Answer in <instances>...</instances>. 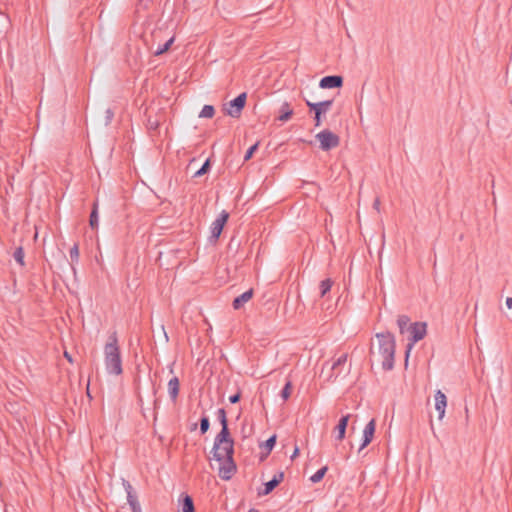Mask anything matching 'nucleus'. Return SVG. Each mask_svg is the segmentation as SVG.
<instances>
[{
  "instance_id": "nucleus-25",
  "label": "nucleus",
  "mask_w": 512,
  "mask_h": 512,
  "mask_svg": "<svg viewBox=\"0 0 512 512\" xmlns=\"http://www.w3.org/2000/svg\"><path fill=\"white\" fill-rule=\"evenodd\" d=\"M24 250L22 247H17L13 253V257L15 259V261L20 265V266H24L25 263H24Z\"/></svg>"
},
{
  "instance_id": "nucleus-27",
  "label": "nucleus",
  "mask_w": 512,
  "mask_h": 512,
  "mask_svg": "<svg viewBox=\"0 0 512 512\" xmlns=\"http://www.w3.org/2000/svg\"><path fill=\"white\" fill-rule=\"evenodd\" d=\"M210 428V420L209 417L205 414L200 419V432L201 434H205Z\"/></svg>"
},
{
  "instance_id": "nucleus-32",
  "label": "nucleus",
  "mask_w": 512,
  "mask_h": 512,
  "mask_svg": "<svg viewBox=\"0 0 512 512\" xmlns=\"http://www.w3.org/2000/svg\"><path fill=\"white\" fill-rule=\"evenodd\" d=\"M257 149H258V143H256V144L252 145V146H251V147L246 151V153H245V155H244V160H245V161L249 160V159L253 156L254 152H255Z\"/></svg>"
},
{
  "instance_id": "nucleus-24",
  "label": "nucleus",
  "mask_w": 512,
  "mask_h": 512,
  "mask_svg": "<svg viewBox=\"0 0 512 512\" xmlns=\"http://www.w3.org/2000/svg\"><path fill=\"white\" fill-rule=\"evenodd\" d=\"M215 109L212 105H204L200 111V118H212L214 116Z\"/></svg>"
},
{
  "instance_id": "nucleus-10",
  "label": "nucleus",
  "mask_w": 512,
  "mask_h": 512,
  "mask_svg": "<svg viewBox=\"0 0 512 512\" xmlns=\"http://www.w3.org/2000/svg\"><path fill=\"white\" fill-rule=\"evenodd\" d=\"M229 218V214L223 210L218 217L212 222L211 225V238L218 239L225 223L227 222Z\"/></svg>"
},
{
  "instance_id": "nucleus-20",
  "label": "nucleus",
  "mask_w": 512,
  "mask_h": 512,
  "mask_svg": "<svg viewBox=\"0 0 512 512\" xmlns=\"http://www.w3.org/2000/svg\"><path fill=\"white\" fill-rule=\"evenodd\" d=\"M89 225L92 229H97L99 225V216H98V202L95 201L93 203L92 211L90 214Z\"/></svg>"
},
{
  "instance_id": "nucleus-41",
  "label": "nucleus",
  "mask_w": 512,
  "mask_h": 512,
  "mask_svg": "<svg viewBox=\"0 0 512 512\" xmlns=\"http://www.w3.org/2000/svg\"><path fill=\"white\" fill-rule=\"evenodd\" d=\"M64 357L69 361V362H72V357L71 355L68 353V352H64Z\"/></svg>"
},
{
  "instance_id": "nucleus-29",
  "label": "nucleus",
  "mask_w": 512,
  "mask_h": 512,
  "mask_svg": "<svg viewBox=\"0 0 512 512\" xmlns=\"http://www.w3.org/2000/svg\"><path fill=\"white\" fill-rule=\"evenodd\" d=\"M69 255H70V259H71L72 263H78L80 254H79V246L77 243H75L73 245V247H71V249L69 251Z\"/></svg>"
},
{
  "instance_id": "nucleus-40",
  "label": "nucleus",
  "mask_w": 512,
  "mask_h": 512,
  "mask_svg": "<svg viewBox=\"0 0 512 512\" xmlns=\"http://www.w3.org/2000/svg\"><path fill=\"white\" fill-rule=\"evenodd\" d=\"M299 454V448L295 447L293 454L291 455V459L293 460Z\"/></svg>"
},
{
  "instance_id": "nucleus-31",
  "label": "nucleus",
  "mask_w": 512,
  "mask_h": 512,
  "mask_svg": "<svg viewBox=\"0 0 512 512\" xmlns=\"http://www.w3.org/2000/svg\"><path fill=\"white\" fill-rule=\"evenodd\" d=\"M275 443H276V435H272L271 437H269L265 444H264V447L265 449H267L268 452H270L273 447L275 446Z\"/></svg>"
},
{
  "instance_id": "nucleus-4",
  "label": "nucleus",
  "mask_w": 512,
  "mask_h": 512,
  "mask_svg": "<svg viewBox=\"0 0 512 512\" xmlns=\"http://www.w3.org/2000/svg\"><path fill=\"white\" fill-rule=\"evenodd\" d=\"M217 418L222 426L221 431L216 435L214 439L213 450H216L227 444H234V440L230 436V431L228 428V420L226 416V411L224 408H219L217 410Z\"/></svg>"
},
{
  "instance_id": "nucleus-19",
  "label": "nucleus",
  "mask_w": 512,
  "mask_h": 512,
  "mask_svg": "<svg viewBox=\"0 0 512 512\" xmlns=\"http://www.w3.org/2000/svg\"><path fill=\"white\" fill-rule=\"evenodd\" d=\"M180 506L182 512H195L193 499L187 494H185L182 501H180Z\"/></svg>"
},
{
  "instance_id": "nucleus-37",
  "label": "nucleus",
  "mask_w": 512,
  "mask_h": 512,
  "mask_svg": "<svg viewBox=\"0 0 512 512\" xmlns=\"http://www.w3.org/2000/svg\"><path fill=\"white\" fill-rule=\"evenodd\" d=\"M135 501H138L137 499V495L135 493V491H133L132 493L130 494H127V502L130 503V502H135Z\"/></svg>"
},
{
  "instance_id": "nucleus-5",
  "label": "nucleus",
  "mask_w": 512,
  "mask_h": 512,
  "mask_svg": "<svg viewBox=\"0 0 512 512\" xmlns=\"http://www.w3.org/2000/svg\"><path fill=\"white\" fill-rule=\"evenodd\" d=\"M306 105L310 108V110L314 111V126L319 127L322 124L323 117H325V114L330 110L331 106L333 105V100H325L321 102H311L309 100H306Z\"/></svg>"
},
{
  "instance_id": "nucleus-26",
  "label": "nucleus",
  "mask_w": 512,
  "mask_h": 512,
  "mask_svg": "<svg viewBox=\"0 0 512 512\" xmlns=\"http://www.w3.org/2000/svg\"><path fill=\"white\" fill-rule=\"evenodd\" d=\"M210 166H211L210 159H206V161L204 162L202 167L194 173L193 177L198 178V177L203 176L204 174H206L209 171Z\"/></svg>"
},
{
  "instance_id": "nucleus-23",
  "label": "nucleus",
  "mask_w": 512,
  "mask_h": 512,
  "mask_svg": "<svg viewBox=\"0 0 512 512\" xmlns=\"http://www.w3.org/2000/svg\"><path fill=\"white\" fill-rule=\"evenodd\" d=\"M328 470V467L327 466H324L322 468H320L319 470H317L311 477H310V481L312 483H318L320 482L323 477L325 476L326 472Z\"/></svg>"
},
{
  "instance_id": "nucleus-12",
  "label": "nucleus",
  "mask_w": 512,
  "mask_h": 512,
  "mask_svg": "<svg viewBox=\"0 0 512 512\" xmlns=\"http://www.w3.org/2000/svg\"><path fill=\"white\" fill-rule=\"evenodd\" d=\"M343 85V78L339 75L325 76L320 80L319 86L323 89L340 88Z\"/></svg>"
},
{
  "instance_id": "nucleus-11",
  "label": "nucleus",
  "mask_w": 512,
  "mask_h": 512,
  "mask_svg": "<svg viewBox=\"0 0 512 512\" xmlns=\"http://www.w3.org/2000/svg\"><path fill=\"white\" fill-rule=\"evenodd\" d=\"M376 428V422L374 419H371L365 426L363 430L362 443L359 447V451L363 450L366 446H368L374 436Z\"/></svg>"
},
{
  "instance_id": "nucleus-13",
  "label": "nucleus",
  "mask_w": 512,
  "mask_h": 512,
  "mask_svg": "<svg viewBox=\"0 0 512 512\" xmlns=\"http://www.w3.org/2000/svg\"><path fill=\"white\" fill-rule=\"evenodd\" d=\"M284 479L282 471L277 472L273 478L264 484V490L259 491L258 495H268L276 488Z\"/></svg>"
},
{
  "instance_id": "nucleus-35",
  "label": "nucleus",
  "mask_w": 512,
  "mask_h": 512,
  "mask_svg": "<svg viewBox=\"0 0 512 512\" xmlns=\"http://www.w3.org/2000/svg\"><path fill=\"white\" fill-rule=\"evenodd\" d=\"M132 512H142L140 503L138 501L128 503Z\"/></svg>"
},
{
  "instance_id": "nucleus-43",
  "label": "nucleus",
  "mask_w": 512,
  "mask_h": 512,
  "mask_svg": "<svg viewBox=\"0 0 512 512\" xmlns=\"http://www.w3.org/2000/svg\"><path fill=\"white\" fill-rule=\"evenodd\" d=\"M196 427H197V424H194L192 427V430L196 429Z\"/></svg>"
},
{
  "instance_id": "nucleus-16",
  "label": "nucleus",
  "mask_w": 512,
  "mask_h": 512,
  "mask_svg": "<svg viewBox=\"0 0 512 512\" xmlns=\"http://www.w3.org/2000/svg\"><path fill=\"white\" fill-rule=\"evenodd\" d=\"M350 414H347L345 416H342L335 427V430L337 432L336 440L342 441L345 438V433L348 425V421L350 419Z\"/></svg>"
},
{
  "instance_id": "nucleus-30",
  "label": "nucleus",
  "mask_w": 512,
  "mask_h": 512,
  "mask_svg": "<svg viewBox=\"0 0 512 512\" xmlns=\"http://www.w3.org/2000/svg\"><path fill=\"white\" fill-rule=\"evenodd\" d=\"M292 384L288 381L281 391V397L283 400H287L291 395Z\"/></svg>"
},
{
  "instance_id": "nucleus-1",
  "label": "nucleus",
  "mask_w": 512,
  "mask_h": 512,
  "mask_svg": "<svg viewBox=\"0 0 512 512\" xmlns=\"http://www.w3.org/2000/svg\"><path fill=\"white\" fill-rule=\"evenodd\" d=\"M104 363L108 374L119 376L122 374V358L116 332H113L104 346Z\"/></svg>"
},
{
  "instance_id": "nucleus-38",
  "label": "nucleus",
  "mask_w": 512,
  "mask_h": 512,
  "mask_svg": "<svg viewBox=\"0 0 512 512\" xmlns=\"http://www.w3.org/2000/svg\"><path fill=\"white\" fill-rule=\"evenodd\" d=\"M373 208L379 212L380 211V199L376 198L373 202Z\"/></svg>"
},
{
  "instance_id": "nucleus-15",
  "label": "nucleus",
  "mask_w": 512,
  "mask_h": 512,
  "mask_svg": "<svg viewBox=\"0 0 512 512\" xmlns=\"http://www.w3.org/2000/svg\"><path fill=\"white\" fill-rule=\"evenodd\" d=\"M294 111L291 108L290 104L285 101L281 104L279 111H278V117L277 120L280 122H287L291 119Z\"/></svg>"
},
{
  "instance_id": "nucleus-21",
  "label": "nucleus",
  "mask_w": 512,
  "mask_h": 512,
  "mask_svg": "<svg viewBox=\"0 0 512 512\" xmlns=\"http://www.w3.org/2000/svg\"><path fill=\"white\" fill-rule=\"evenodd\" d=\"M397 325L399 327L400 333L403 334L410 325L409 317L406 315H400L397 319Z\"/></svg>"
},
{
  "instance_id": "nucleus-34",
  "label": "nucleus",
  "mask_w": 512,
  "mask_h": 512,
  "mask_svg": "<svg viewBox=\"0 0 512 512\" xmlns=\"http://www.w3.org/2000/svg\"><path fill=\"white\" fill-rule=\"evenodd\" d=\"M122 485H123V487L125 489L126 494H130V493H132L134 491V489H133V487H132V485L130 484L129 481L123 479L122 480Z\"/></svg>"
},
{
  "instance_id": "nucleus-17",
  "label": "nucleus",
  "mask_w": 512,
  "mask_h": 512,
  "mask_svg": "<svg viewBox=\"0 0 512 512\" xmlns=\"http://www.w3.org/2000/svg\"><path fill=\"white\" fill-rule=\"evenodd\" d=\"M253 289H249L242 293L241 295L237 296L232 303V306L235 310H238L244 306L245 303H247L251 298L253 297Z\"/></svg>"
},
{
  "instance_id": "nucleus-22",
  "label": "nucleus",
  "mask_w": 512,
  "mask_h": 512,
  "mask_svg": "<svg viewBox=\"0 0 512 512\" xmlns=\"http://www.w3.org/2000/svg\"><path fill=\"white\" fill-rule=\"evenodd\" d=\"M332 284L331 279H325L320 282L319 288L321 297H324L331 290Z\"/></svg>"
},
{
  "instance_id": "nucleus-18",
  "label": "nucleus",
  "mask_w": 512,
  "mask_h": 512,
  "mask_svg": "<svg viewBox=\"0 0 512 512\" xmlns=\"http://www.w3.org/2000/svg\"><path fill=\"white\" fill-rule=\"evenodd\" d=\"M179 379L175 376L168 382V394L172 401H176L179 394Z\"/></svg>"
},
{
  "instance_id": "nucleus-42",
  "label": "nucleus",
  "mask_w": 512,
  "mask_h": 512,
  "mask_svg": "<svg viewBox=\"0 0 512 512\" xmlns=\"http://www.w3.org/2000/svg\"><path fill=\"white\" fill-rule=\"evenodd\" d=\"M326 366H327V363H325V364L323 365L322 373L324 372V370H325Z\"/></svg>"
},
{
  "instance_id": "nucleus-9",
  "label": "nucleus",
  "mask_w": 512,
  "mask_h": 512,
  "mask_svg": "<svg viewBox=\"0 0 512 512\" xmlns=\"http://www.w3.org/2000/svg\"><path fill=\"white\" fill-rule=\"evenodd\" d=\"M348 355L346 353L340 355L329 367L327 375L328 381H334L343 371V367L347 362Z\"/></svg>"
},
{
  "instance_id": "nucleus-3",
  "label": "nucleus",
  "mask_w": 512,
  "mask_h": 512,
  "mask_svg": "<svg viewBox=\"0 0 512 512\" xmlns=\"http://www.w3.org/2000/svg\"><path fill=\"white\" fill-rule=\"evenodd\" d=\"M213 458L222 463L219 467V477L223 480H230L236 473L237 467L233 460L234 444H227L216 450L212 449Z\"/></svg>"
},
{
  "instance_id": "nucleus-7",
  "label": "nucleus",
  "mask_w": 512,
  "mask_h": 512,
  "mask_svg": "<svg viewBox=\"0 0 512 512\" xmlns=\"http://www.w3.org/2000/svg\"><path fill=\"white\" fill-rule=\"evenodd\" d=\"M408 330L411 333V342L407 346L406 358L409 356L413 345L425 337L427 324L425 322H414L409 325Z\"/></svg>"
},
{
  "instance_id": "nucleus-33",
  "label": "nucleus",
  "mask_w": 512,
  "mask_h": 512,
  "mask_svg": "<svg viewBox=\"0 0 512 512\" xmlns=\"http://www.w3.org/2000/svg\"><path fill=\"white\" fill-rule=\"evenodd\" d=\"M113 117H114V112L110 108H108L105 111V124L109 125L111 123V121L113 120Z\"/></svg>"
},
{
  "instance_id": "nucleus-39",
  "label": "nucleus",
  "mask_w": 512,
  "mask_h": 512,
  "mask_svg": "<svg viewBox=\"0 0 512 512\" xmlns=\"http://www.w3.org/2000/svg\"><path fill=\"white\" fill-rule=\"evenodd\" d=\"M506 306H507L508 309L512 308V297H508L506 299Z\"/></svg>"
},
{
  "instance_id": "nucleus-8",
  "label": "nucleus",
  "mask_w": 512,
  "mask_h": 512,
  "mask_svg": "<svg viewBox=\"0 0 512 512\" xmlns=\"http://www.w3.org/2000/svg\"><path fill=\"white\" fill-rule=\"evenodd\" d=\"M246 98L247 95L245 92H243L233 100L229 101L225 107L226 114L233 118H238L245 106Z\"/></svg>"
},
{
  "instance_id": "nucleus-14",
  "label": "nucleus",
  "mask_w": 512,
  "mask_h": 512,
  "mask_svg": "<svg viewBox=\"0 0 512 512\" xmlns=\"http://www.w3.org/2000/svg\"><path fill=\"white\" fill-rule=\"evenodd\" d=\"M435 409L438 412V419L441 420L445 415V409L447 406L446 395L441 391L437 390L435 393Z\"/></svg>"
},
{
  "instance_id": "nucleus-36",
  "label": "nucleus",
  "mask_w": 512,
  "mask_h": 512,
  "mask_svg": "<svg viewBox=\"0 0 512 512\" xmlns=\"http://www.w3.org/2000/svg\"><path fill=\"white\" fill-rule=\"evenodd\" d=\"M241 398V393L238 391L237 393H235L234 395H231L229 397V401L231 404H236L237 402H239Z\"/></svg>"
},
{
  "instance_id": "nucleus-28",
  "label": "nucleus",
  "mask_w": 512,
  "mask_h": 512,
  "mask_svg": "<svg viewBox=\"0 0 512 512\" xmlns=\"http://www.w3.org/2000/svg\"><path fill=\"white\" fill-rule=\"evenodd\" d=\"M173 42H174V37H171L163 45H160L157 48V50L155 51V55L158 56V55L165 53L170 48V46L173 44Z\"/></svg>"
},
{
  "instance_id": "nucleus-6",
  "label": "nucleus",
  "mask_w": 512,
  "mask_h": 512,
  "mask_svg": "<svg viewBox=\"0 0 512 512\" xmlns=\"http://www.w3.org/2000/svg\"><path fill=\"white\" fill-rule=\"evenodd\" d=\"M316 139L320 142V148L323 151H329L336 148L340 143V138L328 129H324L316 134Z\"/></svg>"
},
{
  "instance_id": "nucleus-2",
  "label": "nucleus",
  "mask_w": 512,
  "mask_h": 512,
  "mask_svg": "<svg viewBox=\"0 0 512 512\" xmlns=\"http://www.w3.org/2000/svg\"><path fill=\"white\" fill-rule=\"evenodd\" d=\"M375 337L378 342V354L382 358L383 370H392L394 367L396 350V341L394 335L389 331H385L377 333Z\"/></svg>"
}]
</instances>
